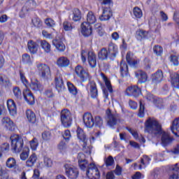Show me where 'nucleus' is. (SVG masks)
Instances as JSON below:
<instances>
[{
	"instance_id": "2",
	"label": "nucleus",
	"mask_w": 179,
	"mask_h": 179,
	"mask_svg": "<svg viewBox=\"0 0 179 179\" xmlns=\"http://www.w3.org/2000/svg\"><path fill=\"white\" fill-rule=\"evenodd\" d=\"M96 22H97V19L96 18V15H94V13H93V11L88 12L87 15V22H83L80 25L81 34L84 37L92 36L93 34L92 24H94Z\"/></svg>"
},
{
	"instance_id": "13",
	"label": "nucleus",
	"mask_w": 179,
	"mask_h": 179,
	"mask_svg": "<svg viewBox=\"0 0 179 179\" xmlns=\"http://www.w3.org/2000/svg\"><path fill=\"white\" fill-rule=\"evenodd\" d=\"M125 94L129 97L138 99L142 94V89L138 85H131L126 89Z\"/></svg>"
},
{
	"instance_id": "41",
	"label": "nucleus",
	"mask_w": 179,
	"mask_h": 179,
	"mask_svg": "<svg viewBox=\"0 0 179 179\" xmlns=\"http://www.w3.org/2000/svg\"><path fill=\"white\" fill-rule=\"evenodd\" d=\"M22 62L24 65H33V60L30 57V55L25 53L22 56Z\"/></svg>"
},
{
	"instance_id": "21",
	"label": "nucleus",
	"mask_w": 179,
	"mask_h": 179,
	"mask_svg": "<svg viewBox=\"0 0 179 179\" xmlns=\"http://www.w3.org/2000/svg\"><path fill=\"white\" fill-rule=\"evenodd\" d=\"M163 71L162 69H158L155 73H152L151 76V80L153 83H160L163 80Z\"/></svg>"
},
{
	"instance_id": "63",
	"label": "nucleus",
	"mask_w": 179,
	"mask_h": 179,
	"mask_svg": "<svg viewBox=\"0 0 179 179\" xmlns=\"http://www.w3.org/2000/svg\"><path fill=\"white\" fill-rule=\"evenodd\" d=\"M42 36H43L45 38H49L50 40H52V38H54L52 34H50L45 30L42 31Z\"/></svg>"
},
{
	"instance_id": "29",
	"label": "nucleus",
	"mask_w": 179,
	"mask_h": 179,
	"mask_svg": "<svg viewBox=\"0 0 179 179\" xmlns=\"http://www.w3.org/2000/svg\"><path fill=\"white\" fill-rule=\"evenodd\" d=\"M29 87L34 92H43L44 90V86L38 80L31 81L29 84Z\"/></svg>"
},
{
	"instance_id": "54",
	"label": "nucleus",
	"mask_w": 179,
	"mask_h": 179,
	"mask_svg": "<svg viewBox=\"0 0 179 179\" xmlns=\"http://www.w3.org/2000/svg\"><path fill=\"white\" fill-rule=\"evenodd\" d=\"M41 136H42V139H43L44 141H50L52 136V135L51 134V131H43Z\"/></svg>"
},
{
	"instance_id": "10",
	"label": "nucleus",
	"mask_w": 179,
	"mask_h": 179,
	"mask_svg": "<svg viewBox=\"0 0 179 179\" xmlns=\"http://www.w3.org/2000/svg\"><path fill=\"white\" fill-rule=\"evenodd\" d=\"M86 90L91 99H97L99 97V90L97 83L94 80H90L86 85Z\"/></svg>"
},
{
	"instance_id": "16",
	"label": "nucleus",
	"mask_w": 179,
	"mask_h": 179,
	"mask_svg": "<svg viewBox=\"0 0 179 179\" xmlns=\"http://www.w3.org/2000/svg\"><path fill=\"white\" fill-rule=\"evenodd\" d=\"M126 62H127L128 65L132 68H138V65H139L141 60L139 59H135L134 58V53L129 51L126 54Z\"/></svg>"
},
{
	"instance_id": "64",
	"label": "nucleus",
	"mask_w": 179,
	"mask_h": 179,
	"mask_svg": "<svg viewBox=\"0 0 179 179\" xmlns=\"http://www.w3.org/2000/svg\"><path fill=\"white\" fill-rule=\"evenodd\" d=\"M145 176L142 175V173L139 171H137L131 176V179H142L144 178Z\"/></svg>"
},
{
	"instance_id": "39",
	"label": "nucleus",
	"mask_w": 179,
	"mask_h": 179,
	"mask_svg": "<svg viewBox=\"0 0 179 179\" xmlns=\"http://www.w3.org/2000/svg\"><path fill=\"white\" fill-rule=\"evenodd\" d=\"M89 162L87 159H78V166L83 171H87V168L89 167Z\"/></svg>"
},
{
	"instance_id": "38",
	"label": "nucleus",
	"mask_w": 179,
	"mask_h": 179,
	"mask_svg": "<svg viewBox=\"0 0 179 179\" xmlns=\"http://www.w3.org/2000/svg\"><path fill=\"white\" fill-rule=\"evenodd\" d=\"M32 27H36V29H43V21L38 17H35L31 19Z\"/></svg>"
},
{
	"instance_id": "1",
	"label": "nucleus",
	"mask_w": 179,
	"mask_h": 179,
	"mask_svg": "<svg viewBox=\"0 0 179 179\" xmlns=\"http://www.w3.org/2000/svg\"><path fill=\"white\" fill-rule=\"evenodd\" d=\"M145 132L149 134L152 138L162 136L161 141L163 146H169L173 143L174 138L170 136V134L163 131L162 124L156 118L152 117H149L145 122Z\"/></svg>"
},
{
	"instance_id": "3",
	"label": "nucleus",
	"mask_w": 179,
	"mask_h": 179,
	"mask_svg": "<svg viewBox=\"0 0 179 179\" xmlns=\"http://www.w3.org/2000/svg\"><path fill=\"white\" fill-rule=\"evenodd\" d=\"M20 78L22 83L27 87L26 89L23 90L22 91V96L24 97V100L29 104V106H34V103H36V100L34 99V94L28 88L29 87V80L26 78V76H24V72L23 71L20 70Z\"/></svg>"
},
{
	"instance_id": "12",
	"label": "nucleus",
	"mask_w": 179,
	"mask_h": 179,
	"mask_svg": "<svg viewBox=\"0 0 179 179\" xmlns=\"http://www.w3.org/2000/svg\"><path fill=\"white\" fill-rule=\"evenodd\" d=\"M106 115L108 119L107 124L109 127L113 128V127H115V125L118 124V121H120V115L113 113L111 109L108 108L106 110Z\"/></svg>"
},
{
	"instance_id": "57",
	"label": "nucleus",
	"mask_w": 179,
	"mask_h": 179,
	"mask_svg": "<svg viewBox=\"0 0 179 179\" xmlns=\"http://www.w3.org/2000/svg\"><path fill=\"white\" fill-rule=\"evenodd\" d=\"M105 164L106 167H111L114 164V158L113 156H109L105 160Z\"/></svg>"
},
{
	"instance_id": "27",
	"label": "nucleus",
	"mask_w": 179,
	"mask_h": 179,
	"mask_svg": "<svg viewBox=\"0 0 179 179\" xmlns=\"http://www.w3.org/2000/svg\"><path fill=\"white\" fill-rule=\"evenodd\" d=\"M171 131L175 136H177V138H179V117L175 118L171 126Z\"/></svg>"
},
{
	"instance_id": "30",
	"label": "nucleus",
	"mask_w": 179,
	"mask_h": 179,
	"mask_svg": "<svg viewBox=\"0 0 179 179\" xmlns=\"http://www.w3.org/2000/svg\"><path fill=\"white\" fill-rule=\"evenodd\" d=\"M27 47L29 52L31 54H37V51H38V44H37V42H34L33 40L29 41Z\"/></svg>"
},
{
	"instance_id": "53",
	"label": "nucleus",
	"mask_w": 179,
	"mask_h": 179,
	"mask_svg": "<svg viewBox=\"0 0 179 179\" xmlns=\"http://www.w3.org/2000/svg\"><path fill=\"white\" fill-rule=\"evenodd\" d=\"M169 60H170V62H171V64H173L174 66H178L179 61H178V57L177 55H171V56L169 57Z\"/></svg>"
},
{
	"instance_id": "55",
	"label": "nucleus",
	"mask_w": 179,
	"mask_h": 179,
	"mask_svg": "<svg viewBox=\"0 0 179 179\" xmlns=\"http://www.w3.org/2000/svg\"><path fill=\"white\" fill-rule=\"evenodd\" d=\"M125 129H127V131H128L129 134L132 135L134 139H138L139 138V134H138V131L134 130L132 128L126 127Z\"/></svg>"
},
{
	"instance_id": "61",
	"label": "nucleus",
	"mask_w": 179,
	"mask_h": 179,
	"mask_svg": "<svg viewBox=\"0 0 179 179\" xmlns=\"http://www.w3.org/2000/svg\"><path fill=\"white\" fill-rule=\"evenodd\" d=\"M62 136L65 141H69V139H71V131L69 129L65 130Z\"/></svg>"
},
{
	"instance_id": "24",
	"label": "nucleus",
	"mask_w": 179,
	"mask_h": 179,
	"mask_svg": "<svg viewBox=\"0 0 179 179\" xmlns=\"http://www.w3.org/2000/svg\"><path fill=\"white\" fill-rule=\"evenodd\" d=\"M2 122L8 131H13L16 129V125H15V123H13L10 118L8 117H3Z\"/></svg>"
},
{
	"instance_id": "26",
	"label": "nucleus",
	"mask_w": 179,
	"mask_h": 179,
	"mask_svg": "<svg viewBox=\"0 0 179 179\" xmlns=\"http://www.w3.org/2000/svg\"><path fill=\"white\" fill-rule=\"evenodd\" d=\"M7 108L10 114V115H15L17 113V108L16 106V103L13 99L7 100Z\"/></svg>"
},
{
	"instance_id": "18",
	"label": "nucleus",
	"mask_w": 179,
	"mask_h": 179,
	"mask_svg": "<svg viewBox=\"0 0 179 179\" xmlns=\"http://www.w3.org/2000/svg\"><path fill=\"white\" fill-rule=\"evenodd\" d=\"M108 52L109 54V59L111 61H114L118 54V46L115 43L110 42L108 46Z\"/></svg>"
},
{
	"instance_id": "31",
	"label": "nucleus",
	"mask_w": 179,
	"mask_h": 179,
	"mask_svg": "<svg viewBox=\"0 0 179 179\" xmlns=\"http://www.w3.org/2000/svg\"><path fill=\"white\" fill-rule=\"evenodd\" d=\"M52 44L54 46H55V48L58 50V51L63 52L65 51V44H64V42L62 41V39L61 38H55L52 41Z\"/></svg>"
},
{
	"instance_id": "48",
	"label": "nucleus",
	"mask_w": 179,
	"mask_h": 179,
	"mask_svg": "<svg viewBox=\"0 0 179 179\" xmlns=\"http://www.w3.org/2000/svg\"><path fill=\"white\" fill-rule=\"evenodd\" d=\"M139 109L138 113V117L139 118H143L145 117V103H142V101H139Z\"/></svg>"
},
{
	"instance_id": "62",
	"label": "nucleus",
	"mask_w": 179,
	"mask_h": 179,
	"mask_svg": "<svg viewBox=\"0 0 179 179\" xmlns=\"http://www.w3.org/2000/svg\"><path fill=\"white\" fill-rule=\"evenodd\" d=\"M1 152H9V149H10V145H9V143H3L1 145V148H0Z\"/></svg>"
},
{
	"instance_id": "43",
	"label": "nucleus",
	"mask_w": 179,
	"mask_h": 179,
	"mask_svg": "<svg viewBox=\"0 0 179 179\" xmlns=\"http://www.w3.org/2000/svg\"><path fill=\"white\" fill-rule=\"evenodd\" d=\"M41 47L45 52H51V44L45 40L41 41Z\"/></svg>"
},
{
	"instance_id": "37",
	"label": "nucleus",
	"mask_w": 179,
	"mask_h": 179,
	"mask_svg": "<svg viewBox=\"0 0 179 179\" xmlns=\"http://www.w3.org/2000/svg\"><path fill=\"white\" fill-rule=\"evenodd\" d=\"M82 19V12L78 8L73 10V22H80Z\"/></svg>"
},
{
	"instance_id": "44",
	"label": "nucleus",
	"mask_w": 179,
	"mask_h": 179,
	"mask_svg": "<svg viewBox=\"0 0 179 179\" xmlns=\"http://www.w3.org/2000/svg\"><path fill=\"white\" fill-rule=\"evenodd\" d=\"M163 47L160 46V45H155L153 46V52L156 57H162L163 55Z\"/></svg>"
},
{
	"instance_id": "52",
	"label": "nucleus",
	"mask_w": 179,
	"mask_h": 179,
	"mask_svg": "<svg viewBox=\"0 0 179 179\" xmlns=\"http://www.w3.org/2000/svg\"><path fill=\"white\" fill-rule=\"evenodd\" d=\"M136 36L138 38H148V31H143L142 29H138L136 32Z\"/></svg>"
},
{
	"instance_id": "49",
	"label": "nucleus",
	"mask_w": 179,
	"mask_h": 179,
	"mask_svg": "<svg viewBox=\"0 0 179 179\" xmlns=\"http://www.w3.org/2000/svg\"><path fill=\"white\" fill-rule=\"evenodd\" d=\"M133 13H134L135 17H136L137 19H141V17H142V16H143L142 10L138 6H136L134 8Z\"/></svg>"
},
{
	"instance_id": "25",
	"label": "nucleus",
	"mask_w": 179,
	"mask_h": 179,
	"mask_svg": "<svg viewBox=\"0 0 179 179\" xmlns=\"http://www.w3.org/2000/svg\"><path fill=\"white\" fill-rule=\"evenodd\" d=\"M55 89L57 92H62L65 90V85L64 84V80L62 76H59L55 78Z\"/></svg>"
},
{
	"instance_id": "19",
	"label": "nucleus",
	"mask_w": 179,
	"mask_h": 179,
	"mask_svg": "<svg viewBox=\"0 0 179 179\" xmlns=\"http://www.w3.org/2000/svg\"><path fill=\"white\" fill-rule=\"evenodd\" d=\"M120 73L122 78H128L129 75V69L128 64L124 60H122L120 64Z\"/></svg>"
},
{
	"instance_id": "36",
	"label": "nucleus",
	"mask_w": 179,
	"mask_h": 179,
	"mask_svg": "<svg viewBox=\"0 0 179 179\" xmlns=\"http://www.w3.org/2000/svg\"><path fill=\"white\" fill-rule=\"evenodd\" d=\"M6 166L8 169H17L16 159L13 157L8 158L6 162Z\"/></svg>"
},
{
	"instance_id": "50",
	"label": "nucleus",
	"mask_w": 179,
	"mask_h": 179,
	"mask_svg": "<svg viewBox=\"0 0 179 179\" xmlns=\"http://www.w3.org/2000/svg\"><path fill=\"white\" fill-rule=\"evenodd\" d=\"M94 122L95 127H98L99 128H103V119L100 116H95L94 119Z\"/></svg>"
},
{
	"instance_id": "32",
	"label": "nucleus",
	"mask_w": 179,
	"mask_h": 179,
	"mask_svg": "<svg viewBox=\"0 0 179 179\" xmlns=\"http://www.w3.org/2000/svg\"><path fill=\"white\" fill-rule=\"evenodd\" d=\"M171 83L172 87L179 89V74L173 73L171 75Z\"/></svg>"
},
{
	"instance_id": "40",
	"label": "nucleus",
	"mask_w": 179,
	"mask_h": 179,
	"mask_svg": "<svg viewBox=\"0 0 179 179\" xmlns=\"http://www.w3.org/2000/svg\"><path fill=\"white\" fill-rule=\"evenodd\" d=\"M67 87L70 94L73 96L78 95V87H76L73 83L67 82Z\"/></svg>"
},
{
	"instance_id": "23",
	"label": "nucleus",
	"mask_w": 179,
	"mask_h": 179,
	"mask_svg": "<svg viewBox=\"0 0 179 179\" xmlns=\"http://www.w3.org/2000/svg\"><path fill=\"white\" fill-rule=\"evenodd\" d=\"M136 77L138 79V85H142V83H146L148 81V74L146 72L140 70L136 73Z\"/></svg>"
},
{
	"instance_id": "14",
	"label": "nucleus",
	"mask_w": 179,
	"mask_h": 179,
	"mask_svg": "<svg viewBox=\"0 0 179 179\" xmlns=\"http://www.w3.org/2000/svg\"><path fill=\"white\" fill-rule=\"evenodd\" d=\"M83 121L86 128L92 129L94 127V118H93V115L89 112H86L83 114Z\"/></svg>"
},
{
	"instance_id": "22",
	"label": "nucleus",
	"mask_w": 179,
	"mask_h": 179,
	"mask_svg": "<svg viewBox=\"0 0 179 179\" xmlns=\"http://www.w3.org/2000/svg\"><path fill=\"white\" fill-rule=\"evenodd\" d=\"M71 64V60L66 57H60L56 62V65L59 68H68Z\"/></svg>"
},
{
	"instance_id": "46",
	"label": "nucleus",
	"mask_w": 179,
	"mask_h": 179,
	"mask_svg": "<svg viewBox=\"0 0 179 179\" xmlns=\"http://www.w3.org/2000/svg\"><path fill=\"white\" fill-rule=\"evenodd\" d=\"M13 93L17 100H22V90L17 86L13 88Z\"/></svg>"
},
{
	"instance_id": "51",
	"label": "nucleus",
	"mask_w": 179,
	"mask_h": 179,
	"mask_svg": "<svg viewBox=\"0 0 179 179\" xmlns=\"http://www.w3.org/2000/svg\"><path fill=\"white\" fill-rule=\"evenodd\" d=\"M29 144L31 150H37V148H38V139H37V138H34L29 141Z\"/></svg>"
},
{
	"instance_id": "20",
	"label": "nucleus",
	"mask_w": 179,
	"mask_h": 179,
	"mask_svg": "<svg viewBox=\"0 0 179 179\" xmlns=\"http://www.w3.org/2000/svg\"><path fill=\"white\" fill-rule=\"evenodd\" d=\"M113 16V10L110 7H105L103 9L102 15L99 17L100 20L101 22H106L107 20H110L111 17Z\"/></svg>"
},
{
	"instance_id": "7",
	"label": "nucleus",
	"mask_w": 179,
	"mask_h": 179,
	"mask_svg": "<svg viewBox=\"0 0 179 179\" xmlns=\"http://www.w3.org/2000/svg\"><path fill=\"white\" fill-rule=\"evenodd\" d=\"M75 73L77 75L78 79H80L82 83H85V82H87V80L88 82L92 80V76H90V73L85 70V68L79 64L75 67Z\"/></svg>"
},
{
	"instance_id": "60",
	"label": "nucleus",
	"mask_w": 179,
	"mask_h": 179,
	"mask_svg": "<svg viewBox=\"0 0 179 179\" xmlns=\"http://www.w3.org/2000/svg\"><path fill=\"white\" fill-rule=\"evenodd\" d=\"M57 148L60 152H65V150H66V143L64 141H61L58 144Z\"/></svg>"
},
{
	"instance_id": "35",
	"label": "nucleus",
	"mask_w": 179,
	"mask_h": 179,
	"mask_svg": "<svg viewBox=\"0 0 179 179\" xmlns=\"http://www.w3.org/2000/svg\"><path fill=\"white\" fill-rule=\"evenodd\" d=\"M98 58L101 59V61H106V59H108L109 58V53L107 48H103L101 51L98 52Z\"/></svg>"
},
{
	"instance_id": "47",
	"label": "nucleus",
	"mask_w": 179,
	"mask_h": 179,
	"mask_svg": "<svg viewBox=\"0 0 179 179\" xmlns=\"http://www.w3.org/2000/svg\"><path fill=\"white\" fill-rule=\"evenodd\" d=\"M150 160L152 159H150V157H149V156L143 155V157L140 159V163H141L143 167H146L147 166H148V164H150Z\"/></svg>"
},
{
	"instance_id": "4",
	"label": "nucleus",
	"mask_w": 179,
	"mask_h": 179,
	"mask_svg": "<svg viewBox=\"0 0 179 179\" xmlns=\"http://www.w3.org/2000/svg\"><path fill=\"white\" fill-rule=\"evenodd\" d=\"M11 141V150L13 153H20L24 147L23 138L17 134H14L10 137Z\"/></svg>"
},
{
	"instance_id": "6",
	"label": "nucleus",
	"mask_w": 179,
	"mask_h": 179,
	"mask_svg": "<svg viewBox=\"0 0 179 179\" xmlns=\"http://www.w3.org/2000/svg\"><path fill=\"white\" fill-rule=\"evenodd\" d=\"M60 121L64 128H71L73 122L72 113L68 109H63L60 113Z\"/></svg>"
},
{
	"instance_id": "5",
	"label": "nucleus",
	"mask_w": 179,
	"mask_h": 179,
	"mask_svg": "<svg viewBox=\"0 0 179 179\" xmlns=\"http://www.w3.org/2000/svg\"><path fill=\"white\" fill-rule=\"evenodd\" d=\"M87 60L88 65L90 68H96L97 66V56L94 52L89 51L87 52L85 50L81 51V61L83 64Z\"/></svg>"
},
{
	"instance_id": "59",
	"label": "nucleus",
	"mask_w": 179,
	"mask_h": 179,
	"mask_svg": "<svg viewBox=\"0 0 179 179\" xmlns=\"http://www.w3.org/2000/svg\"><path fill=\"white\" fill-rule=\"evenodd\" d=\"M45 24H46L48 27H54L55 26V21L52 18H46L45 20Z\"/></svg>"
},
{
	"instance_id": "42",
	"label": "nucleus",
	"mask_w": 179,
	"mask_h": 179,
	"mask_svg": "<svg viewBox=\"0 0 179 179\" xmlns=\"http://www.w3.org/2000/svg\"><path fill=\"white\" fill-rule=\"evenodd\" d=\"M22 152L20 155V157L22 161H24L29 157V155H30V148L29 147L25 146L22 148Z\"/></svg>"
},
{
	"instance_id": "56",
	"label": "nucleus",
	"mask_w": 179,
	"mask_h": 179,
	"mask_svg": "<svg viewBox=\"0 0 179 179\" xmlns=\"http://www.w3.org/2000/svg\"><path fill=\"white\" fill-rule=\"evenodd\" d=\"M63 28L65 31H71L73 27H72V24L68 21H64L63 22Z\"/></svg>"
},
{
	"instance_id": "8",
	"label": "nucleus",
	"mask_w": 179,
	"mask_h": 179,
	"mask_svg": "<svg viewBox=\"0 0 179 179\" xmlns=\"http://www.w3.org/2000/svg\"><path fill=\"white\" fill-rule=\"evenodd\" d=\"M36 68L38 71V75L43 80L48 82L51 79V69L45 64H37Z\"/></svg>"
},
{
	"instance_id": "15",
	"label": "nucleus",
	"mask_w": 179,
	"mask_h": 179,
	"mask_svg": "<svg viewBox=\"0 0 179 179\" xmlns=\"http://www.w3.org/2000/svg\"><path fill=\"white\" fill-rule=\"evenodd\" d=\"M77 138L80 142L83 143V149L85 150L87 148V136L83 129L78 127L76 130Z\"/></svg>"
},
{
	"instance_id": "9",
	"label": "nucleus",
	"mask_w": 179,
	"mask_h": 179,
	"mask_svg": "<svg viewBox=\"0 0 179 179\" xmlns=\"http://www.w3.org/2000/svg\"><path fill=\"white\" fill-rule=\"evenodd\" d=\"M86 176L89 179H100V171L96 164L92 162L87 169Z\"/></svg>"
},
{
	"instance_id": "45",
	"label": "nucleus",
	"mask_w": 179,
	"mask_h": 179,
	"mask_svg": "<svg viewBox=\"0 0 179 179\" xmlns=\"http://www.w3.org/2000/svg\"><path fill=\"white\" fill-rule=\"evenodd\" d=\"M0 85H2L5 89L9 90L12 87V82L10 80H4L3 77H0Z\"/></svg>"
},
{
	"instance_id": "11",
	"label": "nucleus",
	"mask_w": 179,
	"mask_h": 179,
	"mask_svg": "<svg viewBox=\"0 0 179 179\" xmlns=\"http://www.w3.org/2000/svg\"><path fill=\"white\" fill-rule=\"evenodd\" d=\"M65 175L68 178L76 179L79 177V170L69 164H64Z\"/></svg>"
},
{
	"instance_id": "58",
	"label": "nucleus",
	"mask_w": 179,
	"mask_h": 179,
	"mask_svg": "<svg viewBox=\"0 0 179 179\" xmlns=\"http://www.w3.org/2000/svg\"><path fill=\"white\" fill-rule=\"evenodd\" d=\"M44 94L48 99H54L55 97V94L52 92V89L45 90Z\"/></svg>"
},
{
	"instance_id": "33",
	"label": "nucleus",
	"mask_w": 179,
	"mask_h": 179,
	"mask_svg": "<svg viewBox=\"0 0 179 179\" xmlns=\"http://www.w3.org/2000/svg\"><path fill=\"white\" fill-rule=\"evenodd\" d=\"M37 162V155L32 153L26 162L27 167H33Z\"/></svg>"
},
{
	"instance_id": "17",
	"label": "nucleus",
	"mask_w": 179,
	"mask_h": 179,
	"mask_svg": "<svg viewBox=\"0 0 179 179\" xmlns=\"http://www.w3.org/2000/svg\"><path fill=\"white\" fill-rule=\"evenodd\" d=\"M126 62H127L128 65L132 68H138V65H139L141 60L139 59H135L134 58V53L129 51L126 54Z\"/></svg>"
},
{
	"instance_id": "34",
	"label": "nucleus",
	"mask_w": 179,
	"mask_h": 179,
	"mask_svg": "<svg viewBox=\"0 0 179 179\" xmlns=\"http://www.w3.org/2000/svg\"><path fill=\"white\" fill-rule=\"evenodd\" d=\"M101 76L105 83L106 88L108 89L109 93H113V86L111 85V82L108 80V78L103 73H101Z\"/></svg>"
},
{
	"instance_id": "28",
	"label": "nucleus",
	"mask_w": 179,
	"mask_h": 179,
	"mask_svg": "<svg viewBox=\"0 0 179 179\" xmlns=\"http://www.w3.org/2000/svg\"><path fill=\"white\" fill-rule=\"evenodd\" d=\"M25 115L30 124H36L37 122V116H36V113L31 109L26 110Z\"/></svg>"
}]
</instances>
